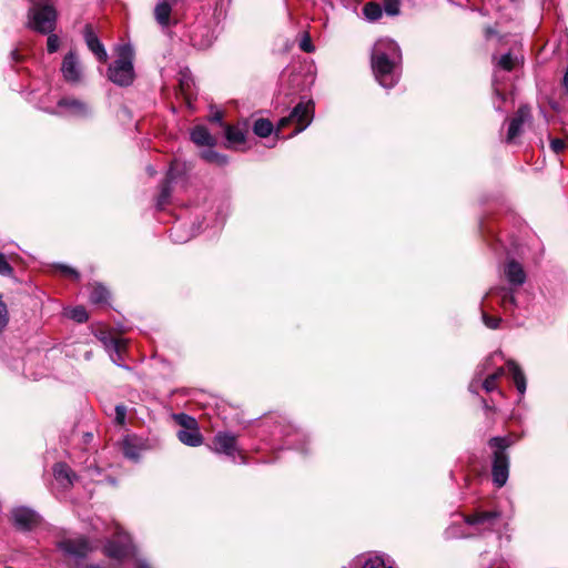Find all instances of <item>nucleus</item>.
I'll use <instances>...</instances> for the list:
<instances>
[{
  "mask_svg": "<svg viewBox=\"0 0 568 568\" xmlns=\"http://www.w3.org/2000/svg\"><path fill=\"white\" fill-rule=\"evenodd\" d=\"M179 232V226H174L172 230H171V237L173 239V241L178 242V243H182V242H185L187 239L186 237H183V236H180L178 234Z\"/></svg>",
  "mask_w": 568,
  "mask_h": 568,
  "instance_id": "a18cd8bd",
  "label": "nucleus"
},
{
  "mask_svg": "<svg viewBox=\"0 0 568 568\" xmlns=\"http://www.w3.org/2000/svg\"><path fill=\"white\" fill-rule=\"evenodd\" d=\"M12 273V267L7 261L6 256L0 253V274L1 275H10Z\"/></svg>",
  "mask_w": 568,
  "mask_h": 568,
  "instance_id": "37998d69",
  "label": "nucleus"
},
{
  "mask_svg": "<svg viewBox=\"0 0 568 568\" xmlns=\"http://www.w3.org/2000/svg\"><path fill=\"white\" fill-rule=\"evenodd\" d=\"M504 274L509 284L520 286L526 281V273L520 263L515 260H509L505 267Z\"/></svg>",
  "mask_w": 568,
  "mask_h": 568,
  "instance_id": "4468645a",
  "label": "nucleus"
},
{
  "mask_svg": "<svg viewBox=\"0 0 568 568\" xmlns=\"http://www.w3.org/2000/svg\"><path fill=\"white\" fill-rule=\"evenodd\" d=\"M223 114L220 111H216L210 116L211 122L222 123Z\"/></svg>",
  "mask_w": 568,
  "mask_h": 568,
  "instance_id": "de8ad7c7",
  "label": "nucleus"
},
{
  "mask_svg": "<svg viewBox=\"0 0 568 568\" xmlns=\"http://www.w3.org/2000/svg\"><path fill=\"white\" fill-rule=\"evenodd\" d=\"M83 38L89 50L97 57L100 62H105L108 53L104 45L99 40L91 24H85L83 29Z\"/></svg>",
  "mask_w": 568,
  "mask_h": 568,
  "instance_id": "9b49d317",
  "label": "nucleus"
},
{
  "mask_svg": "<svg viewBox=\"0 0 568 568\" xmlns=\"http://www.w3.org/2000/svg\"><path fill=\"white\" fill-rule=\"evenodd\" d=\"M385 12L388 16H397L399 13V0H383Z\"/></svg>",
  "mask_w": 568,
  "mask_h": 568,
  "instance_id": "f704fd0d",
  "label": "nucleus"
},
{
  "mask_svg": "<svg viewBox=\"0 0 568 568\" xmlns=\"http://www.w3.org/2000/svg\"><path fill=\"white\" fill-rule=\"evenodd\" d=\"M11 55H12V59H13L14 61H18V60L20 59V55H19V53H18V51H17V50H13V51L11 52Z\"/></svg>",
  "mask_w": 568,
  "mask_h": 568,
  "instance_id": "603ef678",
  "label": "nucleus"
},
{
  "mask_svg": "<svg viewBox=\"0 0 568 568\" xmlns=\"http://www.w3.org/2000/svg\"><path fill=\"white\" fill-rule=\"evenodd\" d=\"M47 50L49 53L55 52L60 47V39L57 34L48 33Z\"/></svg>",
  "mask_w": 568,
  "mask_h": 568,
  "instance_id": "e433bc0d",
  "label": "nucleus"
},
{
  "mask_svg": "<svg viewBox=\"0 0 568 568\" xmlns=\"http://www.w3.org/2000/svg\"><path fill=\"white\" fill-rule=\"evenodd\" d=\"M273 123L267 119H257L253 125V132L261 136L266 138L273 132Z\"/></svg>",
  "mask_w": 568,
  "mask_h": 568,
  "instance_id": "393cba45",
  "label": "nucleus"
},
{
  "mask_svg": "<svg viewBox=\"0 0 568 568\" xmlns=\"http://www.w3.org/2000/svg\"><path fill=\"white\" fill-rule=\"evenodd\" d=\"M57 10L52 4L34 1L28 12V27L42 34L51 33L55 28Z\"/></svg>",
  "mask_w": 568,
  "mask_h": 568,
  "instance_id": "f03ea898",
  "label": "nucleus"
},
{
  "mask_svg": "<svg viewBox=\"0 0 568 568\" xmlns=\"http://www.w3.org/2000/svg\"><path fill=\"white\" fill-rule=\"evenodd\" d=\"M59 547L65 554L74 557H84L88 552H90L93 549L90 542L83 537L62 540L59 544Z\"/></svg>",
  "mask_w": 568,
  "mask_h": 568,
  "instance_id": "f8f14e48",
  "label": "nucleus"
},
{
  "mask_svg": "<svg viewBox=\"0 0 568 568\" xmlns=\"http://www.w3.org/2000/svg\"><path fill=\"white\" fill-rule=\"evenodd\" d=\"M496 93H497V95H498L501 100H504V99H505V98H504V95H503L500 92L496 91Z\"/></svg>",
  "mask_w": 568,
  "mask_h": 568,
  "instance_id": "5fc2aeb1",
  "label": "nucleus"
},
{
  "mask_svg": "<svg viewBox=\"0 0 568 568\" xmlns=\"http://www.w3.org/2000/svg\"><path fill=\"white\" fill-rule=\"evenodd\" d=\"M175 420L180 426L183 427V429H190L192 427L197 426V422L195 418L186 415V414H178L175 415Z\"/></svg>",
  "mask_w": 568,
  "mask_h": 568,
  "instance_id": "2f4dec72",
  "label": "nucleus"
},
{
  "mask_svg": "<svg viewBox=\"0 0 568 568\" xmlns=\"http://www.w3.org/2000/svg\"><path fill=\"white\" fill-rule=\"evenodd\" d=\"M106 556L113 559H123L134 554V547L126 536L120 537L119 541H109L104 547Z\"/></svg>",
  "mask_w": 568,
  "mask_h": 568,
  "instance_id": "0eeeda50",
  "label": "nucleus"
},
{
  "mask_svg": "<svg viewBox=\"0 0 568 568\" xmlns=\"http://www.w3.org/2000/svg\"><path fill=\"white\" fill-rule=\"evenodd\" d=\"M363 13L368 21L373 22L377 21L382 17L383 9L379 3L368 2L364 6Z\"/></svg>",
  "mask_w": 568,
  "mask_h": 568,
  "instance_id": "cd10ccee",
  "label": "nucleus"
},
{
  "mask_svg": "<svg viewBox=\"0 0 568 568\" xmlns=\"http://www.w3.org/2000/svg\"><path fill=\"white\" fill-rule=\"evenodd\" d=\"M53 475L57 481H59L64 488L72 486L75 480V474L64 463H58L53 467Z\"/></svg>",
  "mask_w": 568,
  "mask_h": 568,
  "instance_id": "dca6fc26",
  "label": "nucleus"
},
{
  "mask_svg": "<svg viewBox=\"0 0 568 568\" xmlns=\"http://www.w3.org/2000/svg\"><path fill=\"white\" fill-rule=\"evenodd\" d=\"M122 450L125 457L130 459H136L139 457V453L136 447L131 443L130 438H125L122 444Z\"/></svg>",
  "mask_w": 568,
  "mask_h": 568,
  "instance_id": "473e14b6",
  "label": "nucleus"
},
{
  "mask_svg": "<svg viewBox=\"0 0 568 568\" xmlns=\"http://www.w3.org/2000/svg\"><path fill=\"white\" fill-rule=\"evenodd\" d=\"M149 172H150L151 175L154 174V170L152 168H149Z\"/></svg>",
  "mask_w": 568,
  "mask_h": 568,
  "instance_id": "6e6d98bb",
  "label": "nucleus"
},
{
  "mask_svg": "<svg viewBox=\"0 0 568 568\" xmlns=\"http://www.w3.org/2000/svg\"><path fill=\"white\" fill-rule=\"evenodd\" d=\"M489 365H490V358L486 359V362L477 368V372L468 386V388L471 393H474V394L478 393L479 386L481 387L484 374Z\"/></svg>",
  "mask_w": 568,
  "mask_h": 568,
  "instance_id": "a878e982",
  "label": "nucleus"
},
{
  "mask_svg": "<svg viewBox=\"0 0 568 568\" xmlns=\"http://www.w3.org/2000/svg\"><path fill=\"white\" fill-rule=\"evenodd\" d=\"M518 63V58L511 53L501 55L498 60V65L506 71H511Z\"/></svg>",
  "mask_w": 568,
  "mask_h": 568,
  "instance_id": "7c9ffc66",
  "label": "nucleus"
},
{
  "mask_svg": "<svg viewBox=\"0 0 568 568\" xmlns=\"http://www.w3.org/2000/svg\"><path fill=\"white\" fill-rule=\"evenodd\" d=\"M225 138L230 145H236L244 143L245 133L236 126L225 125Z\"/></svg>",
  "mask_w": 568,
  "mask_h": 568,
  "instance_id": "b1692460",
  "label": "nucleus"
},
{
  "mask_svg": "<svg viewBox=\"0 0 568 568\" xmlns=\"http://www.w3.org/2000/svg\"><path fill=\"white\" fill-rule=\"evenodd\" d=\"M483 406L486 410L491 408L485 399H483Z\"/></svg>",
  "mask_w": 568,
  "mask_h": 568,
  "instance_id": "864d4df0",
  "label": "nucleus"
},
{
  "mask_svg": "<svg viewBox=\"0 0 568 568\" xmlns=\"http://www.w3.org/2000/svg\"><path fill=\"white\" fill-rule=\"evenodd\" d=\"M191 140L201 146H214L216 139L209 132L204 125H197L191 131Z\"/></svg>",
  "mask_w": 568,
  "mask_h": 568,
  "instance_id": "a211bd4d",
  "label": "nucleus"
},
{
  "mask_svg": "<svg viewBox=\"0 0 568 568\" xmlns=\"http://www.w3.org/2000/svg\"><path fill=\"white\" fill-rule=\"evenodd\" d=\"M300 49L304 52L312 53L315 51V47L312 43L311 37L308 33H304L302 40L300 41Z\"/></svg>",
  "mask_w": 568,
  "mask_h": 568,
  "instance_id": "4c0bfd02",
  "label": "nucleus"
},
{
  "mask_svg": "<svg viewBox=\"0 0 568 568\" xmlns=\"http://www.w3.org/2000/svg\"><path fill=\"white\" fill-rule=\"evenodd\" d=\"M510 445V442L506 437H493L489 440V446L495 449V452H504Z\"/></svg>",
  "mask_w": 568,
  "mask_h": 568,
  "instance_id": "72a5a7b5",
  "label": "nucleus"
},
{
  "mask_svg": "<svg viewBox=\"0 0 568 568\" xmlns=\"http://www.w3.org/2000/svg\"><path fill=\"white\" fill-rule=\"evenodd\" d=\"M133 51L131 47L123 45L119 49L118 59L109 67L108 77L109 79L120 85L126 87L133 82L134 70H133Z\"/></svg>",
  "mask_w": 568,
  "mask_h": 568,
  "instance_id": "7ed1b4c3",
  "label": "nucleus"
},
{
  "mask_svg": "<svg viewBox=\"0 0 568 568\" xmlns=\"http://www.w3.org/2000/svg\"><path fill=\"white\" fill-rule=\"evenodd\" d=\"M499 517L498 511H481L465 517V521L470 526L478 527L481 531H491Z\"/></svg>",
  "mask_w": 568,
  "mask_h": 568,
  "instance_id": "1a4fd4ad",
  "label": "nucleus"
},
{
  "mask_svg": "<svg viewBox=\"0 0 568 568\" xmlns=\"http://www.w3.org/2000/svg\"><path fill=\"white\" fill-rule=\"evenodd\" d=\"M12 519L17 528L30 530L39 523V515L28 507H17L12 510Z\"/></svg>",
  "mask_w": 568,
  "mask_h": 568,
  "instance_id": "423d86ee",
  "label": "nucleus"
},
{
  "mask_svg": "<svg viewBox=\"0 0 568 568\" xmlns=\"http://www.w3.org/2000/svg\"><path fill=\"white\" fill-rule=\"evenodd\" d=\"M192 42H193L194 45H196V47H199L201 49H204V48H207V47L211 45V40L210 39H207L205 41L199 42V41H196L195 38H192Z\"/></svg>",
  "mask_w": 568,
  "mask_h": 568,
  "instance_id": "49530a36",
  "label": "nucleus"
},
{
  "mask_svg": "<svg viewBox=\"0 0 568 568\" xmlns=\"http://www.w3.org/2000/svg\"><path fill=\"white\" fill-rule=\"evenodd\" d=\"M178 174V163L173 162L169 169V172L166 174V179L163 182L161 186L160 194L158 196L156 206L159 209H162L168 202L171 196V183L175 181Z\"/></svg>",
  "mask_w": 568,
  "mask_h": 568,
  "instance_id": "2eb2a0df",
  "label": "nucleus"
},
{
  "mask_svg": "<svg viewBox=\"0 0 568 568\" xmlns=\"http://www.w3.org/2000/svg\"><path fill=\"white\" fill-rule=\"evenodd\" d=\"M105 346L109 351L111 361L114 364L122 366V352L125 349V342L123 339H110V342L106 343Z\"/></svg>",
  "mask_w": 568,
  "mask_h": 568,
  "instance_id": "412c9836",
  "label": "nucleus"
},
{
  "mask_svg": "<svg viewBox=\"0 0 568 568\" xmlns=\"http://www.w3.org/2000/svg\"><path fill=\"white\" fill-rule=\"evenodd\" d=\"M109 298V291L101 284H95L91 288L90 301L93 304L105 303Z\"/></svg>",
  "mask_w": 568,
  "mask_h": 568,
  "instance_id": "bb28decb",
  "label": "nucleus"
},
{
  "mask_svg": "<svg viewBox=\"0 0 568 568\" xmlns=\"http://www.w3.org/2000/svg\"><path fill=\"white\" fill-rule=\"evenodd\" d=\"M507 367L511 374L517 390L523 395L526 392V378L523 371L514 361H508Z\"/></svg>",
  "mask_w": 568,
  "mask_h": 568,
  "instance_id": "4be33fe9",
  "label": "nucleus"
},
{
  "mask_svg": "<svg viewBox=\"0 0 568 568\" xmlns=\"http://www.w3.org/2000/svg\"><path fill=\"white\" fill-rule=\"evenodd\" d=\"M176 436L181 443L191 447L200 446L203 442V436L197 426L190 429H180Z\"/></svg>",
  "mask_w": 568,
  "mask_h": 568,
  "instance_id": "6ab92c4d",
  "label": "nucleus"
},
{
  "mask_svg": "<svg viewBox=\"0 0 568 568\" xmlns=\"http://www.w3.org/2000/svg\"><path fill=\"white\" fill-rule=\"evenodd\" d=\"M126 408L123 405L115 406V422L119 425H123L125 423Z\"/></svg>",
  "mask_w": 568,
  "mask_h": 568,
  "instance_id": "79ce46f5",
  "label": "nucleus"
},
{
  "mask_svg": "<svg viewBox=\"0 0 568 568\" xmlns=\"http://www.w3.org/2000/svg\"><path fill=\"white\" fill-rule=\"evenodd\" d=\"M505 371L503 367L497 368L494 373L489 374L490 376H496V379L498 381L503 375Z\"/></svg>",
  "mask_w": 568,
  "mask_h": 568,
  "instance_id": "09e8293b",
  "label": "nucleus"
},
{
  "mask_svg": "<svg viewBox=\"0 0 568 568\" xmlns=\"http://www.w3.org/2000/svg\"><path fill=\"white\" fill-rule=\"evenodd\" d=\"M483 322L488 328L496 329L498 328L501 318L496 316H489L487 313L483 312Z\"/></svg>",
  "mask_w": 568,
  "mask_h": 568,
  "instance_id": "58836bf2",
  "label": "nucleus"
},
{
  "mask_svg": "<svg viewBox=\"0 0 568 568\" xmlns=\"http://www.w3.org/2000/svg\"><path fill=\"white\" fill-rule=\"evenodd\" d=\"M530 119V109L527 105H521L508 125L506 141L511 143L523 132L524 124Z\"/></svg>",
  "mask_w": 568,
  "mask_h": 568,
  "instance_id": "6e6552de",
  "label": "nucleus"
},
{
  "mask_svg": "<svg viewBox=\"0 0 568 568\" xmlns=\"http://www.w3.org/2000/svg\"><path fill=\"white\" fill-rule=\"evenodd\" d=\"M493 481L500 488L508 479L509 475V458L504 452H494L493 460Z\"/></svg>",
  "mask_w": 568,
  "mask_h": 568,
  "instance_id": "39448f33",
  "label": "nucleus"
},
{
  "mask_svg": "<svg viewBox=\"0 0 568 568\" xmlns=\"http://www.w3.org/2000/svg\"><path fill=\"white\" fill-rule=\"evenodd\" d=\"M213 444L216 453L234 458L237 450L236 437L234 435L230 433H219L215 435Z\"/></svg>",
  "mask_w": 568,
  "mask_h": 568,
  "instance_id": "ddd939ff",
  "label": "nucleus"
},
{
  "mask_svg": "<svg viewBox=\"0 0 568 568\" xmlns=\"http://www.w3.org/2000/svg\"><path fill=\"white\" fill-rule=\"evenodd\" d=\"M6 568H12V567H6Z\"/></svg>",
  "mask_w": 568,
  "mask_h": 568,
  "instance_id": "4d7b16f0",
  "label": "nucleus"
},
{
  "mask_svg": "<svg viewBox=\"0 0 568 568\" xmlns=\"http://www.w3.org/2000/svg\"><path fill=\"white\" fill-rule=\"evenodd\" d=\"M61 72L68 82L79 83L81 81V65L74 52H69L64 57Z\"/></svg>",
  "mask_w": 568,
  "mask_h": 568,
  "instance_id": "9d476101",
  "label": "nucleus"
},
{
  "mask_svg": "<svg viewBox=\"0 0 568 568\" xmlns=\"http://www.w3.org/2000/svg\"><path fill=\"white\" fill-rule=\"evenodd\" d=\"M550 148L555 153H560L565 149V142L560 139H552L550 141Z\"/></svg>",
  "mask_w": 568,
  "mask_h": 568,
  "instance_id": "c03bdc74",
  "label": "nucleus"
},
{
  "mask_svg": "<svg viewBox=\"0 0 568 568\" xmlns=\"http://www.w3.org/2000/svg\"><path fill=\"white\" fill-rule=\"evenodd\" d=\"M562 85H564L566 92L568 93V69L565 72V75H564V79H562Z\"/></svg>",
  "mask_w": 568,
  "mask_h": 568,
  "instance_id": "8fccbe9b",
  "label": "nucleus"
},
{
  "mask_svg": "<svg viewBox=\"0 0 568 568\" xmlns=\"http://www.w3.org/2000/svg\"><path fill=\"white\" fill-rule=\"evenodd\" d=\"M60 273L64 276H69V277H72L74 280H79L80 275L78 273V271H75L74 268L70 267V266H67V265H58L57 267Z\"/></svg>",
  "mask_w": 568,
  "mask_h": 568,
  "instance_id": "a19ab883",
  "label": "nucleus"
},
{
  "mask_svg": "<svg viewBox=\"0 0 568 568\" xmlns=\"http://www.w3.org/2000/svg\"><path fill=\"white\" fill-rule=\"evenodd\" d=\"M354 568H386L385 560L377 555H362L353 560Z\"/></svg>",
  "mask_w": 568,
  "mask_h": 568,
  "instance_id": "aec40b11",
  "label": "nucleus"
},
{
  "mask_svg": "<svg viewBox=\"0 0 568 568\" xmlns=\"http://www.w3.org/2000/svg\"><path fill=\"white\" fill-rule=\"evenodd\" d=\"M202 159L209 163H216L219 165H225L227 158L212 149L205 150L201 153Z\"/></svg>",
  "mask_w": 568,
  "mask_h": 568,
  "instance_id": "c85d7f7f",
  "label": "nucleus"
},
{
  "mask_svg": "<svg viewBox=\"0 0 568 568\" xmlns=\"http://www.w3.org/2000/svg\"><path fill=\"white\" fill-rule=\"evenodd\" d=\"M136 568H151V566L144 560H139L136 564Z\"/></svg>",
  "mask_w": 568,
  "mask_h": 568,
  "instance_id": "3c124183",
  "label": "nucleus"
},
{
  "mask_svg": "<svg viewBox=\"0 0 568 568\" xmlns=\"http://www.w3.org/2000/svg\"><path fill=\"white\" fill-rule=\"evenodd\" d=\"M67 316L78 323H84L88 321V313L83 306H75L67 311Z\"/></svg>",
  "mask_w": 568,
  "mask_h": 568,
  "instance_id": "c756f323",
  "label": "nucleus"
},
{
  "mask_svg": "<svg viewBox=\"0 0 568 568\" xmlns=\"http://www.w3.org/2000/svg\"><path fill=\"white\" fill-rule=\"evenodd\" d=\"M402 61V52L398 44L392 39H379L372 50V69L378 83L386 88H393L399 78L398 67Z\"/></svg>",
  "mask_w": 568,
  "mask_h": 568,
  "instance_id": "f257e3e1",
  "label": "nucleus"
},
{
  "mask_svg": "<svg viewBox=\"0 0 568 568\" xmlns=\"http://www.w3.org/2000/svg\"><path fill=\"white\" fill-rule=\"evenodd\" d=\"M501 293V304L505 308H507L508 305H515V296L509 290L503 288Z\"/></svg>",
  "mask_w": 568,
  "mask_h": 568,
  "instance_id": "ea45409f",
  "label": "nucleus"
},
{
  "mask_svg": "<svg viewBox=\"0 0 568 568\" xmlns=\"http://www.w3.org/2000/svg\"><path fill=\"white\" fill-rule=\"evenodd\" d=\"M313 103L311 101L300 102L287 116H284L278 121L275 135L278 136L282 129L290 124H296V129L288 135V138L304 131L313 120Z\"/></svg>",
  "mask_w": 568,
  "mask_h": 568,
  "instance_id": "20e7f679",
  "label": "nucleus"
},
{
  "mask_svg": "<svg viewBox=\"0 0 568 568\" xmlns=\"http://www.w3.org/2000/svg\"><path fill=\"white\" fill-rule=\"evenodd\" d=\"M175 3L170 1H160L154 8V18L162 28H168L171 24L172 7Z\"/></svg>",
  "mask_w": 568,
  "mask_h": 568,
  "instance_id": "f3484780",
  "label": "nucleus"
},
{
  "mask_svg": "<svg viewBox=\"0 0 568 568\" xmlns=\"http://www.w3.org/2000/svg\"><path fill=\"white\" fill-rule=\"evenodd\" d=\"M61 108H67L68 112L72 115H85L88 113V106L75 99H62L58 103Z\"/></svg>",
  "mask_w": 568,
  "mask_h": 568,
  "instance_id": "5701e85b",
  "label": "nucleus"
},
{
  "mask_svg": "<svg viewBox=\"0 0 568 568\" xmlns=\"http://www.w3.org/2000/svg\"><path fill=\"white\" fill-rule=\"evenodd\" d=\"M481 388L487 393H491L497 389V379L496 376L487 375L485 378L483 377Z\"/></svg>",
  "mask_w": 568,
  "mask_h": 568,
  "instance_id": "c9c22d12",
  "label": "nucleus"
}]
</instances>
